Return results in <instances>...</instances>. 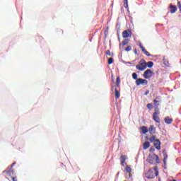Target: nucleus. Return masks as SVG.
<instances>
[{"label":"nucleus","mask_w":181,"mask_h":181,"mask_svg":"<svg viewBox=\"0 0 181 181\" xmlns=\"http://www.w3.org/2000/svg\"><path fill=\"white\" fill-rule=\"evenodd\" d=\"M136 69L140 71H144L146 69V61L145 59H141L137 65H136Z\"/></svg>","instance_id":"nucleus-3"},{"label":"nucleus","mask_w":181,"mask_h":181,"mask_svg":"<svg viewBox=\"0 0 181 181\" xmlns=\"http://www.w3.org/2000/svg\"><path fill=\"white\" fill-rule=\"evenodd\" d=\"M153 121L157 122V124L160 123V119L159 118V114L158 113H153Z\"/></svg>","instance_id":"nucleus-9"},{"label":"nucleus","mask_w":181,"mask_h":181,"mask_svg":"<svg viewBox=\"0 0 181 181\" xmlns=\"http://www.w3.org/2000/svg\"><path fill=\"white\" fill-rule=\"evenodd\" d=\"M139 46L140 49H141V50L144 53V54H146V56H147L148 57H152V55L149 54V52L146 51V49H145V47H144V46H142V43L139 42Z\"/></svg>","instance_id":"nucleus-7"},{"label":"nucleus","mask_w":181,"mask_h":181,"mask_svg":"<svg viewBox=\"0 0 181 181\" xmlns=\"http://www.w3.org/2000/svg\"><path fill=\"white\" fill-rule=\"evenodd\" d=\"M108 64H112L114 63V58H110L107 61Z\"/></svg>","instance_id":"nucleus-26"},{"label":"nucleus","mask_w":181,"mask_h":181,"mask_svg":"<svg viewBox=\"0 0 181 181\" xmlns=\"http://www.w3.org/2000/svg\"><path fill=\"white\" fill-rule=\"evenodd\" d=\"M147 162H148V163L151 165H158V163H160V160L159 159V156H158V155L153 153L148 155Z\"/></svg>","instance_id":"nucleus-2"},{"label":"nucleus","mask_w":181,"mask_h":181,"mask_svg":"<svg viewBox=\"0 0 181 181\" xmlns=\"http://www.w3.org/2000/svg\"><path fill=\"white\" fill-rule=\"evenodd\" d=\"M16 163H12L11 166L10 168H7L4 171H3V173H6L7 176L12 177L13 175V173H15V171L13 170V166H15Z\"/></svg>","instance_id":"nucleus-4"},{"label":"nucleus","mask_w":181,"mask_h":181,"mask_svg":"<svg viewBox=\"0 0 181 181\" xmlns=\"http://www.w3.org/2000/svg\"><path fill=\"white\" fill-rule=\"evenodd\" d=\"M155 73L152 71L151 69L146 70L143 74V77L146 78V80H151L152 78V76H153Z\"/></svg>","instance_id":"nucleus-5"},{"label":"nucleus","mask_w":181,"mask_h":181,"mask_svg":"<svg viewBox=\"0 0 181 181\" xmlns=\"http://www.w3.org/2000/svg\"><path fill=\"white\" fill-rule=\"evenodd\" d=\"M12 180H13V181H18V180H17L16 177H12Z\"/></svg>","instance_id":"nucleus-35"},{"label":"nucleus","mask_w":181,"mask_h":181,"mask_svg":"<svg viewBox=\"0 0 181 181\" xmlns=\"http://www.w3.org/2000/svg\"><path fill=\"white\" fill-rule=\"evenodd\" d=\"M136 86H139L140 84H148V81L146 79L138 78L136 81Z\"/></svg>","instance_id":"nucleus-8"},{"label":"nucleus","mask_w":181,"mask_h":181,"mask_svg":"<svg viewBox=\"0 0 181 181\" xmlns=\"http://www.w3.org/2000/svg\"><path fill=\"white\" fill-rule=\"evenodd\" d=\"M126 45H128V41H122V46H125Z\"/></svg>","instance_id":"nucleus-30"},{"label":"nucleus","mask_w":181,"mask_h":181,"mask_svg":"<svg viewBox=\"0 0 181 181\" xmlns=\"http://www.w3.org/2000/svg\"><path fill=\"white\" fill-rule=\"evenodd\" d=\"M132 50V47L131 46H127V48L125 49L126 52H131Z\"/></svg>","instance_id":"nucleus-27"},{"label":"nucleus","mask_w":181,"mask_h":181,"mask_svg":"<svg viewBox=\"0 0 181 181\" xmlns=\"http://www.w3.org/2000/svg\"><path fill=\"white\" fill-rule=\"evenodd\" d=\"M124 181H127V180H124Z\"/></svg>","instance_id":"nucleus-39"},{"label":"nucleus","mask_w":181,"mask_h":181,"mask_svg":"<svg viewBox=\"0 0 181 181\" xmlns=\"http://www.w3.org/2000/svg\"><path fill=\"white\" fill-rule=\"evenodd\" d=\"M134 52L135 54H138V50L136 49H134Z\"/></svg>","instance_id":"nucleus-34"},{"label":"nucleus","mask_w":181,"mask_h":181,"mask_svg":"<svg viewBox=\"0 0 181 181\" xmlns=\"http://www.w3.org/2000/svg\"><path fill=\"white\" fill-rule=\"evenodd\" d=\"M155 107H154V112H153V114H160V112L159 111V107H158V105H156V106H154Z\"/></svg>","instance_id":"nucleus-21"},{"label":"nucleus","mask_w":181,"mask_h":181,"mask_svg":"<svg viewBox=\"0 0 181 181\" xmlns=\"http://www.w3.org/2000/svg\"><path fill=\"white\" fill-rule=\"evenodd\" d=\"M163 163H166V161L168 160V153H166V151H163Z\"/></svg>","instance_id":"nucleus-15"},{"label":"nucleus","mask_w":181,"mask_h":181,"mask_svg":"<svg viewBox=\"0 0 181 181\" xmlns=\"http://www.w3.org/2000/svg\"><path fill=\"white\" fill-rule=\"evenodd\" d=\"M121 83V79L119 78V76H117L116 78V86L115 87H119V84Z\"/></svg>","instance_id":"nucleus-20"},{"label":"nucleus","mask_w":181,"mask_h":181,"mask_svg":"<svg viewBox=\"0 0 181 181\" xmlns=\"http://www.w3.org/2000/svg\"><path fill=\"white\" fill-rule=\"evenodd\" d=\"M169 8L170 9V13H176L177 11V7L173 4H170Z\"/></svg>","instance_id":"nucleus-12"},{"label":"nucleus","mask_w":181,"mask_h":181,"mask_svg":"<svg viewBox=\"0 0 181 181\" xmlns=\"http://www.w3.org/2000/svg\"><path fill=\"white\" fill-rule=\"evenodd\" d=\"M124 8H128V0H124Z\"/></svg>","instance_id":"nucleus-28"},{"label":"nucleus","mask_w":181,"mask_h":181,"mask_svg":"<svg viewBox=\"0 0 181 181\" xmlns=\"http://www.w3.org/2000/svg\"><path fill=\"white\" fill-rule=\"evenodd\" d=\"M115 95L117 98V100H118V98H119L121 94L119 93V91H118V89L115 88Z\"/></svg>","instance_id":"nucleus-19"},{"label":"nucleus","mask_w":181,"mask_h":181,"mask_svg":"<svg viewBox=\"0 0 181 181\" xmlns=\"http://www.w3.org/2000/svg\"><path fill=\"white\" fill-rule=\"evenodd\" d=\"M129 179H131V180H132V174L131 173H129Z\"/></svg>","instance_id":"nucleus-32"},{"label":"nucleus","mask_w":181,"mask_h":181,"mask_svg":"<svg viewBox=\"0 0 181 181\" xmlns=\"http://www.w3.org/2000/svg\"><path fill=\"white\" fill-rule=\"evenodd\" d=\"M158 103H159V100H157L156 99L153 100L154 106L159 105Z\"/></svg>","instance_id":"nucleus-29"},{"label":"nucleus","mask_w":181,"mask_h":181,"mask_svg":"<svg viewBox=\"0 0 181 181\" xmlns=\"http://www.w3.org/2000/svg\"><path fill=\"white\" fill-rule=\"evenodd\" d=\"M160 140L156 139L155 142L153 143L154 147L157 151H160Z\"/></svg>","instance_id":"nucleus-11"},{"label":"nucleus","mask_w":181,"mask_h":181,"mask_svg":"<svg viewBox=\"0 0 181 181\" xmlns=\"http://www.w3.org/2000/svg\"><path fill=\"white\" fill-rule=\"evenodd\" d=\"M165 124H172V122H173V119L169 117H166L164 119Z\"/></svg>","instance_id":"nucleus-14"},{"label":"nucleus","mask_w":181,"mask_h":181,"mask_svg":"<svg viewBox=\"0 0 181 181\" xmlns=\"http://www.w3.org/2000/svg\"><path fill=\"white\" fill-rule=\"evenodd\" d=\"M156 137L155 136H151L150 139H149V141H150V142H154L155 143V141H156Z\"/></svg>","instance_id":"nucleus-24"},{"label":"nucleus","mask_w":181,"mask_h":181,"mask_svg":"<svg viewBox=\"0 0 181 181\" xmlns=\"http://www.w3.org/2000/svg\"><path fill=\"white\" fill-rule=\"evenodd\" d=\"M38 39H42V37H38Z\"/></svg>","instance_id":"nucleus-38"},{"label":"nucleus","mask_w":181,"mask_h":181,"mask_svg":"<svg viewBox=\"0 0 181 181\" xmlns=\"http://www.w3.org/2000/svg\"><path fill=\"white\" fill-rule=\"evenodd\" d=\"M140 129L142 131V134H146L148 131V127L146 126L141 127Z\"/></svg>","instance_id":"nucleus-18"},{"label":"nucleus","mask_w":181,"mask_h":181,"mask_svg":"<svg viewBox=\"0 0 181 181\" xmlns=\"http://www.w3.org/2000/svg\"><path fill=\"white\" fill-rule=\"evenodd\" d=\"M146 67H148V69H151V67H153V62L151 61L147 62Z\"/></svg>","instance_id":"nucleus-22"},{"label":"nucleus","mask_w":181,"mask_h":181,"mask_svg":"<svg viewBox=\"0 0 181 181\" xmlns=\"http://www.w3.org/2000/svg\"><path fill=\"white\" fill-rule=\"evenodd\" d=\"M122 37H124V39H127L128 37H131V36H132V32H131V30H124L122 32Z\"/></svg>","instance_id":"nucleus-6"},{"label":"nucleus","mask_w":181,"mask_h":181,"mask_svg":"<svg viewBox=\"0 0 181 181\" xmlns=\"http://www.w3.org/2000/svg\"><path fill=\"white\" fill-rule=\"evenodd\" d=\"M148 132L150 133V135H153V134H156V128L154 125H150L148 128Z\"/></svg>","instance_id":"nucleus-10"},{"label":"nucleus","mask_w":181,"mask_h":181,"mask_svg":"<svg viewBox=\"0 0 181 181\" xmlns=\"http://www.w3.org/2000/svg\"><path fill=\"white\" fill-rule=\"evenodd\" d=\"M124 172H126L127 173H132V168H131V165H126Z\"/></svg>","instance_id":"nucleus-17"},{"label":"nucleus","mask_w":181,"mask_h":181,"mask_svg":"<svg viewBox=\"0 0 181 181\" xmlns=\"http://www.w3.org/2000/svg\"><path fill=\"white\" fill-rule=\"evenodd\" d=\"M106 54L107 56H110L111 55V51H110V50L106 51Z\"/></svg>","instance_id":"nucleus-31"},{"label":"nucleus","mask_w":181,"mask_h":181,"mask_svg":"<svg viewBox=\"0 0 181 181\" xmlns=\"http://www.w3.org/2000/svg\"><path fill=\"white\" fill-rule=\"evenodd\" d=\"M132 78H134V80L137 81L138 80V74H136V73H133Z\"/></svg>","instance_id":"nucleus-25"},{"label":"nucleus","mask_w":181,"mask_h":181,"mask_svg":"<svg viewBox=\"0 0 181 181\" xmlns=\"http://www.w3.org/2000/svg\"><path fill=\"white\" fill-rule=\"evenodd\" d=\"M127 159H128V157L127 156H125V155L121 156L120 162H121L122 165H124V163H125V161L127 160Z\"/></svg>","instance_id":"nucleus-13"},{"label":"nucleus","mask_w":181,"mask_h":181,"mask_svg":"<svg viewBox=\"0 0 181 181\" xmlns=\"http://www.w3.org/2000/svg\"><path fill=\"white\" fill-rule=\"evenodd\" d=\"M148 94H149V90H147L145 93L144 95H148Z\"/></svg>","instance_id":"nucleus-33"},{"label":"nucleus","mask_w":181,"mask_h":181,"mask_svg":"<svg viewBox=\"0 0 181 181\" xmlns=\"http://www.w3.org/2000/svg\"><path fill=\"white\" fill-rule=\"evenodd\" d=\"M148 110H152V108H153V104L152 103H148L147 105H146Z\"/></svg>","instance_id":"nucleus-23"},{"label":"nucleus","mask_w":181,"mask_h":181,"mask_svg":"<svg viewBox=\"0 0 181 181\" xmlns=\"http://www.w3.org/2000/svg\"><path fill=\"white\" fill-rule=\"evenodd\" d=\"M167 163H166V161H165V163H164V169H168V166H166Z\"/></svg>","instance_id":"nucleus-36"},{"label":"nucleus","mask_w":181,"mask_h":181,"mask_svg":"<svg viewBox=\"0 0 181 181\" xmlns=\"http://www.w3.org/2000/svg\"><path fill=\"white\" fill-rule=\"evenodd\" d=\"M159 175V171H158V167H154L150 169L146 174L145 176L146 179H154Z\"/></svg>","instance_id":"nucleus-1"},{"label":"nucleus","mask_w":181,"mask_h":181,"mask_svg":"<svg viewBox=\"0 0 181 181\" xmlns=\"http://www.w3.org/2000/svg\"><path fill=\"white\" fill-rule=\"evenodd\" d=\"M151 146V143L149 141H146L143 144V149H148Z\"/></svg>","instance_id":"nucleus-16"},{"label":"nucleus","mask_w":181,"mask_h":181,"mask_svg":"<svg viewBox=\"0 0 181 181\" xmlns=\"http://www.w3.org/2000/svg\"><path fill=\"white\" fill-rule=\"evenodd\" d=\"M150 151H155V149L153 148H151Z\"/></svg>","instance_id":"nucleus-37"}]
</instances>
